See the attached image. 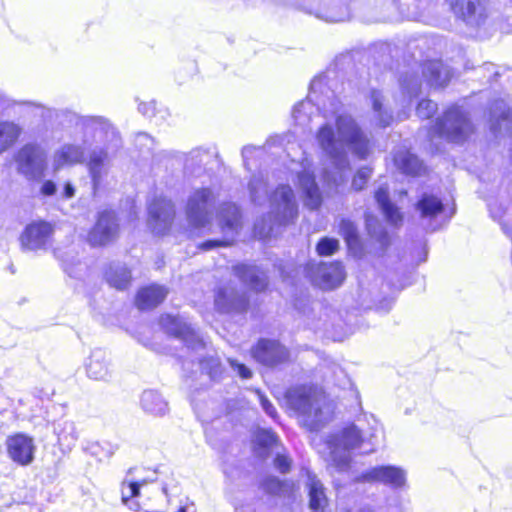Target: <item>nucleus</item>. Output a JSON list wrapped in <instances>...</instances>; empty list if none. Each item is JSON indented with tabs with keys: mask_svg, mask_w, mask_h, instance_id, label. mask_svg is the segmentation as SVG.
<instances>
[{
	"mask_svg": "<svg viewBox=\"0 0 512 512\" xmlns=\"http://www.w3.org/2000/svg\"><path fill=\"white\" fill-rule=\"evenodd\" d=\"M235 512H256L255 503L250 501L240 504L236 507Z\"/></svg>",
	"mask_w": 512,
	"mask_h": 512,
	"instance_id": "56",
	"label": "nucleus"
},
{
	"mask_svg": "<svg viewBox=\"0 0 512 512\" xmlns=\"http://www.w3.org/2000/svg\"><path fill=\"white\" fill-rule=\"evenodd\" d=\"M135 145L140 151L147 150L150 152L154 148V139L147 133H138L135 137Z\"/></svg>",
	"mask_w": 512,
	"mask_h": 512,
	"instance_id": "50",
	"label": "nucleus"
},
{
	"mask_svg": "<svg viewBox=\"0 0 512 512\" xmlns=\"http://www.w3.org/2000/svg\"><path fill=\"white\" fill-rule=\"evenodd\" d=\"M213 156H215V153H210L208 150L202 148L194 149L188 155V158L186 160V166L188 167L189 165H207Z\"/></svg>",
	"mask_w": 512,
	"mask_h": 512,
	"instance_id": "42",
	"label": "nucleus"
},
{
	"mask_svg": "<svg viewBox=\"0 0 512 512\" xmlns=\"http://www.w3.org/2000/svg\"><path fill=\"white\" fill-rule=\"evenodd\" d=\"M454 15L467 25L478 27L484 23L487 14L484 0H447Z\"/></svg>",
	"mask_w": 512,
	"mask_h": 512,
	"instance_id": "17",
	"label": "nucleus"
},
{
	"mask_svg": "<svg viewBox=\"0 0 512 512\" xmlns=\"http://www.w3.org/2000/svg\"><path fill=\"white\" fill-rule=\"evenodd\" d=\"M339 249V241L335 238H322L316 247V250L321 256H329Z\"/></svg>",
	"mask_w": 512,
	"mask_h": 512,
	"instance_id": "45",
	"label": "nucleus"
},
{
	"mask_svg": "<svg viewBox=\"0 0 512 512\" xmlns=\"http://www.w3.org/2000/svg\"><path fill=\"white\" fill-rule=\"evenodd\" d=\"M366 225L369 235L382 249L386 248L389 244V236L383 226L374 218H367Z\"/></svg>",
	"mask_w": 512,
	"mask_h": 512,
	"instance_id": "40",
	"label": "nucleus"
},
{
	"mask_svg": "<svg viewBox=\"0 0 512 512\" xmlns=\"http://www.w3.org/2000/svg\"><path fill=\"white\" fill-rule=\"evenodd\" d=\"M289 358L287 349L275 340H258V362L266 366H276Z\"/></svg>",
	"mask_w": 512,
	"mask_h": 512,
	"instance_id": "23",
	"label": "nucleus"
},
{
	"mask_svg": "<svg viewBox=\"0 0 512 512\" xmlns=\"http://www.w3.org/2000/svg\"><path fill=\"white\" fill-rule=\"evenodd\" d=\"M258 400L260 401V404H261L263 410L265 411V413L269 417H271L273 420H276L278 416L276 414L275 408L273 407V405L268 401V399L265 396L260 394L259 391H258Z\"/></svg>",
	"mask_w": 512,
	"mask_h": 512,
	"instance_id": "52",
	"label": "nucleus"
},
{
	"mask_svg": "<svg viewBox=\"0 0 512 512\" xmlns=\"http://www.w3.org/2000/svg\"><path fill=\"white\" fill-rule=\"evenodd\" d=\"M345 279V271L340 262L321 263L316 268L313 281L322 289H333Z\"/></svg>",
	"mask_w": 512,
	"mask_h": 512,
	"instance_id": "22",
	"label": "nucleus"
},
{
	"mask_svg": "<svg viewBox=\"0 0 512 512\" xmlns=\"http://www.w3.org/2000/svg\"><path fill=\"white\" fill-rule=\"evenodd\" d=\"M230 367L242 378V379H250L252 378V371L246 367L244 364L239 363L237 360L228 359Z\"/></svg>",
	"mask_w": 512,
	"mask_h": 512,
	"instance_id": "51",
	"label": "nucleus"
},
{
	"mask_svg": "<svg viewBox=\"0 0 512 512\" xmlns=\"http://www.w3.org/2000/svg\"><path fill=\"white\" fill-rule=\"evenodd\" d=\"M75 123L74 143H66L53 157L54 170L82 163L96 144L118 142L119 135L110 121L102 116H79L68 113Z\"/></svg>",
	"mask_w": 512,
	"mask_h": 512,
	"instance_id": "2",
	"label": "nucleus"
},
{
	"mask_svg": "<svg viewBox=\"0 0 512 512\" xmlns=\"http://www.w3.org/2000/svg\"><path fill=\"white\" fill-rule=\"evenodd\" d=\"M372 175V170L369 167H361L352 179V189L354 191H361L367 184Z\"/></svg>",
	"mask_w": 512,
	"mask_h": 512,
	"instance_id": "46",
	"label": "nucleus"
},
{
	"mask_svg": "<svg viewBox=\"0 0 512 512\" xmlns=\"http://www.w3.org/2000/svg\"><path fill=\"white\" fill-rule=\"evenodd\" d=\"M339 234L344 238L350 251L358 253L361 249L357 226L349 219L342 218L338 225Z\"/></svg>",
	"mask_w": 512,
	"mask_h": 512,
	"instance_id": "35",
	"label": "nucleus"
},
{
	"mask_svg": "<svg viewBox=\"0 0 512 512\" xmlns=\"http://www.w3.org/2000/svg\"><path fill=\"white\" fill-rule=\"evenodd\" d=\"M6 449L9 458L21 466H27L34 460L36 446L33 438L25 434H15L6 440Z\"/></svg>",
	"mask_w": 512,
	"mask_h": 512,
	"instance_id": "19",
	"label": "nucleus"
},
{
	"mask_svg": "<svg viewBox=\"0 0 512 512\" xmlns=\"http://www.w3.org/2000/svg\"><path fill=\"white\" fill-rule=\"evenodd\" d=\"M106 280L110 286L118 290L126 289L131 282L130 271L120 263L111 264L105 273Z\"/></svg>",
	"mask_w": 512,
	"mask_h": 512,
	"instance_id": "33",
	"label": "nucleus"
},
{
	"mask_svg": "<svg viewBox=\"0 0 512 512\" xmlns=\"http://www.w3.org/2000/svg\"><path fill=\"white\" fill-rule=\"evenodd\" d=\"M21 128L10 121L0 122V154L11 147L18 139Z\"/></svg>",
	"mask_w": 512,
	"mask_h": 512,
	"instance_id": "36",
	"label": "nucleus"
},
{
	"mask_svg": "<svg viewBox=\"0 0 512 512\" xmlns=\"http://www.w3.org/2000/svg\"><path fill=\"white\" fill-rule=\"evenodd\" d=\"M370 98L378 124L382 127L389 126L393 121V116L390 111L383 108L382 94L379 91L372 90Z\"/></svg>",
	"mask_w": 512,
	"mask_h": 512,
	"instance_id": "38",
	"label": "nucleus"
},
{
	"mask_svg": "<svg viewBox=\"0 0 512 512\" xmlns=\"http://www.w3.org/2000/svg\"><path fill=\"white\" fill-rule=\"evenodd\" d=\"M15 161L19 173L28 179H36L44 172L46 156L39 146L27 144L18 151Z\"/></svg>",
	"mask_w": 512,
	"mask_h": 512,
	"instance_id": "9",
	"label": "nucleus"
},
{
	"mask_svg": "<svg viewBox=\"0 0 512 512\" xmlns=\"http://www.w3.org/2000/svg\"><path fill=\"white\" fill-rule=\"evenodd\" d=\"M264 488L271 494L285 496L290 491L291 486L287 482H282L273 477L264 483Z\"/></svg>",
	"mask_w": 512,
	"mask_h": 512,
	"instance_id": "44",
	"label": "nucleus"
},
{
	"mask_svg": "<svg viewBox=\"0 0 512 512\" xmlns=\"http://www.w3.org/2000/svg\"><path fill=\"white\" fill-rule=\"evenodd\" d=\"M148 225L155 234H164L175 215L174 205L165 197H156L148 207Z\"/></svg>",
	"mask_w": 512,
	"mask_h": 512,
	"instance_id": "14",
	"label": "nucleus"
},
{
	"mask_svg": "<svg viewBox=\"0 0 512 512\" xmlns=\"http://www.w3.org/2000/svg\"><path fill=\"white\" fill-rule=\"evenodd\" d=\"M356 481L381 483L392 489H400L406 484V471L393 465L376 466L363 472Z\"/></svg>",
	"mask_w": 512,
	"mask_h": 512,
	"instance_id": "10",
	"label": "nucleus"
},
{
	"mask_svg": "<svg viewBox=\"0 0 512 512\" xmlns=\"http://www.w3.org/2000/svg\"><path fill=\"white\" fill-rule=\"evenodd\" d=\"M168 295L165 286L152 284L140 289L136 296V306L140 310H149L158 306Z\"/></svg>",
	"mask_w": 512,
	"mask_h": 512,
	"instance_id": "24",
	"label": "nucleus"
},
{
	"mask_svg": "<svg viewBox=\"0 0 512 512\" xmlns=\"http://www.w3.org/2000/svg\"><path fill=\"white\" fill-rule=\"evenodd\" d=\"M250 352L253 357L256 356V348L254 346L251 347Z\"/></svg>",
	"mask_w": 512,
	"mask_h": 512,
	"instance_id": "63",
	"label": "nucleus"
},
{
	"mask_svg": "<svg viewBox=\"0 0 512 512\" xmlns=\"http://www.w3.org/2000/svg\"><path fill=\"white\" fill-rule=\"evenodd\" d=\"M374 437V428L368 432L356 424L347 425L338 433L330 435L326 440L328 466L337 471L347 470L351 460L350 451L359 449L362 453L373 452Z\"/></svg>",
	"mask_w": 512,
	"mask_h": 512,
	"instance_id": "3",
	"label": "nucleus"
},
{
	"mask_svg": "<svg viewBox=\"0 0 512 512\" xmlns=\"http://www.w3.org/2000/svg\"><path fill=\"white\" fill-rule=\"evenodd\" d=\"M56 191V184L51 180L45 181L41 186V194L44 196H52L56 193Z\"/></svg>",
	"mask_w": 512,
	"mask_h": 512,
	"instance_id": "53",
	"label": "nucleus"
},
{
	"mask_svg": "<svg viewBox=\"0 0 512 512\" xmlns=\"http://www.w3.org/2000/svg\"><path fill=\"white\" fill-rule=\"evenodd\" d=\"M218 220L225 234L234 235L241 226V212L235 204L224 203L220 208Z\"/></svg>",
	"mask_w": 512,
	"mask_h": 512,
	"instance_id": "29",
	"label": "nucleus"
},
{
	"mask_svg": "<svg viewBox=\"0 0 512 512\" xmlns=\"http://www.w3.org/2000/svg\"><path fill=\"white\" fill-rule=\"evenodd\" d=\"M140 403L145 412L154 416H163L168 411L167 401L155 390H145Z\"/></svg>",
	"mask_w": 512,
	"mask_h": 512,
	"instance_id": "31",
	"label": "nucleus"
},
{
	"mask_svg": "<svg viewBox=\"0 0 512 512\" xmlns=\"http://www.w3.org/2000/svg\"><path fill=\"white\" fill-rule=\"evenodd\" d=\"M260 447H267L275 454L274 465L281 472L286 473L290 469L291 460L282 453V446L279 444L278 437L271 430L258 427V457L262 456Z\"/></svg>",
	"mask_w": 512,
	"mask_h": 512,
	"instance_id": "21",
	"label": "nucleus"
},
{
	"mask_svg": "<svg viewBox=\"0 0 512 512\" xmlns=\"http://www.w3.org/2000/svg\"><path fill=\"white\" fill-rule=\"evenodd\" d=\"M375 199L384 213L387 221L397 225L402 221V215L398 208L389 200L388 187L381 185L375 192Z\"/></svg>",
	"mask_w": 512,
	"mask_h": 512,
	"instance_id": "32",
	"label": "nucleus"
},
{
	"mask_svg": "<svg viewBox=\"0 0 512 512\" xmlns=\"http://www.w3.org/2000/svg\"><path fill=\"white\" fill-rule=\"evenodd\" d=\"M257 285H258V290L260 289L261 286H263L259 277H258Z\"/></svg>",
	"mask_w": 512,
	"mask_h": 512,
	"instance_id": "64",
	"label": "nucleus"
},
{
	"mask_svg": "<svg viewBox=\"0 0 512 512\" xmlns=\"http://www.w3.org/2000/svg\"><path fill=\"white\" fill-rule=\"evenodd\" d=\"M255 470L254 458L239 460L235 465L225 467L224 473L233 481L252 476Z\"/></svg>",
	"mask_w": 512,
	"mask_h": 512,
	"instance_id": "37",
	"label": "nucleus"
},
{
	"mask_svg": "<svg viewBox=\"0 0 512 512\" xmlns=\"http://www.w3.org/2000/svg\"><path fill=\"white\" fill-rule=\"evenodd\" d=\"M322 91V80L314 79L311 83L308 99L294 106L292 116L300 126L310 122L313 106L323 111L325 117L334 116L333 121H326L316 133V141L329 160L334 171L323 169V179L336 188L346 182L345 172L350 169L348 152L359 159H365L370 152V141L357 121L348 113L340 112V102L333 92L318 95Z\"/></svg>",
	"mask_w": 512,
	"mask_h": 512,
	"instance_id": "1",
	"label": "nucleus"
},
{
	"mask_svg": "<svg viewBox=\"0 0 512 512\" xmlns=\"http://www.w3.org/2000/svg\"><path fill=\"white\" fill-rule=\"evenodd\" d=\"M396 167L404 174L411 176L421 175L425 168L418 157L407 150H399L394 156Z\"/></svg>",
	"mask_w": 512,
	"mask_h": 512,
	"instance_id": "30",
	"label": "nucleus"
},
{
	"mask_svg": "<svg viewBox=\"0 0 512 512\" xmlns=\"http://www.w3.org/2000/svg\"><path fill=\"white\" fill-rule=\"evenodd\" d=\"M199 366L202 370H207L211 379H216L220 376V365L218 359L213 357L208 359L199 360Z\"/></svg>",
	"mask_w": 512,
	"mask_h": 512,
	"instance_id": "47",
	"label": "nucleus"
},
{
	"mask_svg": "<svg viewBox=\"0 0 512 512\" xmlns=\"http://www.w3.org/2000/svg\"><path fill=\"white\" fill-rule=\"evenodd\" d=\"M54 434L57 436L58 445L62 452H69L78 440V432L74 422L58 420L54 423Z\"/></svg>",
	"mask_w": 512,
	"mask_h": 512,
	"instance_id": "28",
	"label": "nucleus"
},
{
	"mask_svg": "<svg viewBox=\"0 0 512 512\" xmlns=\"http://www.w3.org/2000/svg\"><path fill=\"white\" fill-rule=\"evenodd\" d=\"M299 8L326 22H341L350 17L349 7L341 0H308L300 3Z\"/></svg>",
	"mask_w": 512,
	"mask_h": 512,
	"instance_id": "8",
	"label": "nucleus"
},
{
	"mask_svg": "<svg viewBox=\"0 0 512 512\" xmlns=\"http://www.w3.org/2000/svg\"><path fill=\"white\" fill-rule=\"evenodd\" d=\"M503 230L504 232L509 235L510 237H512V230L508 229L506 224H503Z\"/></svg>",
	"mask_w": 512,
	"mask_h": 512,
	"instance_id": "60",
	"label": "nucleus"
},
{
	"mask_svg": "<svg viewBox=\"0 0 512 512\" xmlns=\"http://www.w3.org/2000/svg\"><path fill=\"white\" fill-rule=\"evenodd\" d=\"M437 110V104L431 100H422L419 102L416 113L420 118L428 119L434 115Z\"/></svg>",
	"mask_w": 512,
	"mask_h": 512,
	"instance_id": "48",
	"label": "nucleus"
},
{
	"mask_svg": "<svg viewBox=\"0 0 512 512\" xmlns=\"http://www.w3.org/2000/svg\"><path fill=\"white\" fill-rule=\"evenodd\" d=\"M217 197L210 188L196 189L188 198L186 215L195 228L205 227L212 218Z\"/></svg>",
	"mask_w": 512,
	"mask_h": 512,
	"instance_id": "7",
	"label": "nucleus"
},
{
	"mask_svg": "<svg viewBox=\"0 0 512 512\" xmlns=\"http://www.w3.org/2000/svg\"><path fill=\"white\" fill-rule=\"evenodd\" d=\"M177 512H189V508L188 507H180Z\"/></svg>",
	"mask_w": 512,
	"mask_h": 512,
	"instance_id": "62",
	"label": "nucleus"
},
{
	"mask_svg": "<svg viewBox=\"0 0 512 512\" xmlns=\"http://www.w3.org/2000/svg\"><path fill=\"white\" fill-rule=\"evenodd\" d=\"M251 450H252V453H254L256 451V443L254 440L251 441Z\"/></svg>",
	"mask_w": 512,
	"mask_h": 512,
	"instance_id": "61",
	"label": "nucleus"
},
{
	"mask_svg": "<svg viewBox=\"0 0 512 512\" xmlns=\"http://www.w3.org/2000/svg\"><path fill=\"white\" fill-rule=\"evenodd\" d=\"M509 109L503 100L496 101L491 107V129L496 133L501 129V122L509 121Z\"/></svg>",
	"mask_w": 512,
	"mask_h": 512,
	"instance_id": "39",
	"label": "nucleus"
},
{
	"mask_svg": "<svg viewBox=\"0 0 512 512\" xmlns=\"http://www.w3.org/2000/svg\"><path fill=\"white\" fill-rule=\"evenodd\" d=\"M243 165L248 171H253L256 166V147L253 145L245 146L242 149Z\"/></svg>",
	"mask_w": 512,
	"mask_h": 512,
	"instance_id": "49",
	"label": "nucleus"
},
{
	"mask_svg": "<svg viewBox=\"0 0 512 512\" xmlns=\"http://www.w3.org/2000/svg\"><path fill=\"white\" fill-rule=\"evenodd\" d=\"M306 477L310 509L314 512H325L328 499L323 484L311 471L306 472Z\"/></svg>",
	"mask_w": 512,
	"mask_h": 512,
	"instance_id": "26",
	"label": "nucleus"
},
{
	"mask_svg": "<svg viewBox=\"0 0 512 512\" xmlns=\"http://www.w3.org/2000/svg\"><path fill=\"white\" fill-rule=\"evenodd\" d=\"M235 275L238 279L250 289L256 287V268L247 265H238L235 267Z\"/></svg>",
	"mask_w": 512,
	"mask_h": 512,
	"instance_id": "41",
	"label": "nucleus"
},
{
	"mask_svg": "<svg viewBox=\"0 0 512 512\" xmlns=\"http://www.w3.org/2000/svg\"><path fill=\"white\" fill-rule=\"evenodd\" d=\"M401 88L404 94H407V101L410 104L412 98L416 97L420 91V82L414 75L401 79Z\"/></svg>",
	"mask_w": 512,
	"mask_h": 512,
	"instance_id": "43",
	"label": "nucleus"
},
{
	"mask_svg": "<svg viewBox=\"0 0 512 512\" xmlns=\"http://www.w3.org/2000/svg\"><path fill=\"white\" fill-rule=\"evenodd\" d=\"M249 299L246 289H236L228 284L220 287L215 295V307L221 313H241L246 311Z\"/></svg>",
	"mask_w": 512,
	"mask_h": 512,
	"instance_id": "15",
	"label": "nucleus"
},
{
	"mask_svg": "<svg viewBox=\"0 0 512 512\" xmlns=\"http://www.w3.org/2000/svg\"><path fill=\"white\" fill-rule=\"evenodd\" d=\"M161 327L170 335L182 340L192 350L203 349L205 344L196 330L180 317L163 315L160 318Z\"/></svg>",
	"mask_w": 512,
	"mask_h": 512,
	"instance_id": "12",
	"label": "nucleus"
},
{
	"mask_svg": "<svg viewBox=\"0 0 512 512\" xmlns=\"http://www.w3.org/2000/svg\"><path fill=\"white\" fill-rule=\"evenodd\" d=\"M119 224L113 211H103L90 231L88 241L92 246H101L114 240L118 234Z\"/></svg>",
	"mask_w": 512,
	"mask_h": 512,
	"instance_id": "18",
	"label": "nucleus"
},
{
	"mask_svg": "<svg viewBox=\"0 0 512 512\" xmlns=\"http://www.w3.org/2000/svg\"><path fill=\"white\" fill-rule=\"evenodd\" d=\"M54 226L46 221H35L26 226L20 236L25 251L46 250L51 244Z\"/></svg>",
	"mask_w": 512,
	"mask_h": 512,
	"instance_id": "11",
	"label": "nucleus"
},
{
	"mask_svg": "<svg viewBox=\"0 0 512 512\" xmlns=\"http://www.w3.org/2000/svg\"><path fill=\"white\" fill-rule=\"evenodd\" d=\"M226 245H228V242L220 241V240H208V241L203 242L200 245V248L203 250H211L215 247L226 246Z\"/></svg>",
	"mask_w": 512,
	"mask_h": 512,
	"instance_id": "54",
	"label": "nucleus"
},
{
	"mask_svg": "<svg viewBox=\"0 0 512 512\" xmlns=\"http://www.w3.org/2000/svg\"><path fill=\"white\" fill-rule=\"evenodd\" d=\"M138 110L140 113H142L144 116H150L153 114L155 110V103H141L139 104Z\"/></svg>",
	"mask_w": 512,
	"mask_h": 512,
	"instance_id": "55",
	"label": "nucleus"
},
{
	"mask_svg": "<svg viewBox=\"0 0 512 512\" xmlns=\"http://www.w3.org/2000/svg\"><path fill=\"white\" fill-rule=\"evenodd\" d=\"M392 305H393V299L386 298L377 305V309H379L383 312H388L391 309Z\"/></svg>",
	"mask_w": 512,
	"mask_h": 512,
	"instance_id": "57",
	"label": "nucleus"
},
{
	"mask_svg": "<svg viewBox=\"0 0 512 512\" xmlns=\"http://www.w3.org/2000/svg\"><path fill=\"white\" fill-rule=\"evenodd\" d=\"M155 479L142 480V481H132L127 478L123 480L121 485V499L122 502L129 507V509L133 511L139 510V503L132 501V498L140 495L141 486L147 484L149 481H154Z\"/></svg>",
	"mask_w": 512,
	"mask_h": 512,
	"instance_id": "34",
	"label": "nucleus"
},
{
	"mask_svg": "<svg viewBox=\"0 0 512 512\" xmlns=\"http://www.w3.org/2000/svg\"><path fill=\"white\" fill-rule=\"evenodd\" d=\"M423 76L430 86L443 87L450 81L452 73L442 61L434 60L424 64Z\"/></svg>",
	"mask_w": 512,
	"mask_h": 512,
	"instance_id": "27",
	"label": "nucleus"
},
{
	"mask_svg": "<svg viewBox=\"0 0 512 512\" xmlns=\"http://www.w3.org/2000/svg\"><path fill=\"white\" fill-rule=\"evenodd\" d=\"M64 270L70 275L74 276L73 271L70 269L69 264L66 263L65 260H63Z\"/></svg>",
	"mask_w": 512,
	"mask_h": 512,
	"instance_id": "59",
	"label": "nucleus"
},
{
	"mask_svg": "<svg viewBox=\"0 0 512 512\" xmlns=\"http://www.w3.org/2000/svg\"><path fill=\"white\" fill-rule=\"evenodd\" d=\"M472 131L470 119L458 106L450 107L432 128L433 134L455 143L465 141Z\"/></svg>",
	"mask_w": 512,
	"mask_h": 512,
	"instance_id": "6",
	"label": "nucleus"
},
{
	"mask_svg": "<svg viewBox=\"0 0 512 512\" xmlns=\"http://www.w3.org/2000/svg\"><path fill=\"white\" fill-rule=\"evenodd\" d=\"M88 377L95 380H106L110 376V360L108 354L102 349L91 352L86 364Z\"/></svg>",
	"mask_w": 512,
	"mask_h": 512,
	"instance_id": "25",
	"label": "nucleus"
},
{
	"mask_svg": "<svg viewBox=\"0 0 512 512\" xmlns=\"http://www.w3.org/2000/svg\"><path fill=\"white\" fill-rule=\"evenodd\" d=\"M444 206L442 201L428 193L421 195L415 205V211L418 213L421 224L428 230L435 231L439 225L434 221L443 212Z\"/></svg>",
	"mask_w": 512,
	"mask_h": 512,
	"instance_id": "20",
	"label": "nucleus"
},
{
	"mask_svg": "<svg viewBox=\"0 0 512 512\" xmlns=\"http://www.w3.org/2000/svg\"><path fill=\"white\" fill-rule=\"evenodd\" d=\"M87 169L92 181L93 192L96 194L105 183L110 171V158L106 143L96 144L89 153Z\"/></svg>",
	"mask_w": 512,
	"mask_h": 512,
	"instance_id": "13",
	"label": "nucleus"
},
{
	"mask_svg": "<svg viewBox=\"0 0 512 512\" xmlns=\"http://www.w3.org/2000/svg\"><path fill=\"white\" fill-rule=\"evenodd\" d=\"M75 195V188L71 183H66L64 186L63 197L70 199Z\"/></svg>",
	"mask_w": 512,
	"mask_h": 512,
	"instance_id": "58",
	"label": "nucleus"
},
{
	"mask_svg": "<svg viewBox=\"0 0 512 512\" xmlns=\"http://www.w3.org/2000/svg\"><path fill=\"white\" fill-rule=\"evenodd\" d=\"M301 170L297 172V183L304 195L305 205L311 210L318 209L322 204V195L315 181L311 163L305 159L301 162Z\"/></svg>",
	"mask_w": 512,
	"mask_h": 512,
	"instance_id": "16",
	"label": "nucleus"
},
{
	"mask_svg": "<svg viewBox=\"0 0 512 512\" xmlns=\"http://www.w3.org/2000/svg\"><path fill=\"white\" fill-rule=\"evenodd\" d=\"M288 405L299 414V422L310 431H317L328 423L333 409L326 397L312 388L296 387L287 391Z\"/></svg>",
	"mask_w": 512,
	"mask_h": 512,
	"instance_id": "4",
	"label": "nucleus"
},
{
	"mask_svg": "<svg viewBox=\"0 0 512 512\" xmlns=\"http://www.w3.org/2000/svg\"><path fill=\"white\" fill-rule=\"evenodd\" d=\"M270 212L268 222L264 220L263 226L258 231L259 237H271L278 229L293 221L298 213L294 192L288 185L279 186L270 199Z\"/></svg>",
	"mask_w": 512,
	"mask_h": 512,
	"instance_id": "5",
	"label": "nucleus"
}]
</instances>
